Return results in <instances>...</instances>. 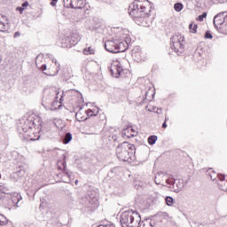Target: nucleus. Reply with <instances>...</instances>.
Returning a JSON list of instances; mask_svg holds the SVG:
<instances>
[{
  "mask_svg": "<svg viewBox=\"0 0 227 227\" xmlns=\"http://www.w3.org/2000/svg\"><path fill=\"white\" fill-rule=\"evenodd\" d=\"M170 40L172 50L175 51L177 56H180L184 51V43H185V38L180 34H176Z\"/></svg>",
  "mask_w": 227,
  "mask_h": 227,
  "instance_id": "39448f33",
  "label": "nucleus"
},
{
  "mask_svg": "<svg viewBox=\"0 0 227 227\" xmlns=\"http://www.w3.org/2000/svg\"><path fill=\"white\" fill-rule=\"evenodd\" d=\"M174 10H176V12H182V10H184V4H182V3L175 4Z\"/></svg>",
  "mask_w": 227,
  "mask_h": 227,
  "instance_id": "7c9ffc66",
  "label": "nucleus"
},
{
  "mask_svg": "<svg viewBox=\"0 0 227 227\" xmlns=\"http://www.w3.org/2000/svg\"><path fill=\"white\" fill-rule=\"evenodd\" d=\"M204 19H207V12H203L201 15H199L197 20H199V22H203Z\"/></svg>",
  "mask_w": 227,
  "mask_h": 227,
  "instance_id": "2f4dec72",
  "label": "nucleus"
},
{
  "mask_svg": "<svg viewBox=\"0 0 227 227\" xmlns=\"http://www.w3.org/2000/svg\"><path fill=\"white\" fill-rule=\"evenodd\" d=\"M50 97L53 98V101L51 102L50 106L51 111H56L61 107V99L63 98V96L61 95V92L56 88L50 89Z\"/></svg>",
  "mask_w": 227,
  "mask_h": 227,
  "instance_id": "423d86ee",
  "label": "nucleus"
},
{
  "mask_svg": "<svg viewBox=\"0 0 227 227\" xmlns=\"http://www.w3.org/2000/svg\"><path fill=\"white\" fill-rule=\"evenodd\" d=\"M85 113L87 114V118H91V116H97V114H98V111L91 109H88Z\"/></svg>",
  "mask_w": 227,
  "mask_h": 227,
  "instance_id": "393cba45",
  "label": "nucleus"
},
{
  "mask_svg": "<svg viewBox=\"0 0 227 227\" xmlns=\"http://www.w3.org/2000/svg\"><path fill=\"white\" fill-rule=\"evenodd\" d=\"M168 120H169V118L166 117V118H165V121H164V122H167V121H168Z\"/></svg>",
  "mask_w": 227,
  "mask_h": 227,
  "instance_id": "49530a36",
  "label": "nucleus"
},
{
  "mask_svg": "<svg viewBox=\"0 0 227 227\" xmlns=\"http://www.w3.org/2000/svg\"><path fill=\"white\" fill-rule=\"evenodd\" d=\"M72 43L70 42V37L67 36L61 39V47L67 49L72 47Z\"/></svg>",
  "mask_w": 227,
  "mask_h": 227,
  "instance_id": "6ab92c4d",
  "label": "nucleus"
},
{
  "mask_svg": "<svg viewBox=\"0 0 227 227\" xmlns=\"http://www.w3.org/2000/svg\"><path fill=\"white\" fill-rule=\"evenodd\" d=\"M189 27H190L192 33H196V31L198 29V25L190 24Z\"/></svg>",
  "mask_w": 227,
  "mask_h": 227,
  "instance_id": "473e14b6",
  "label": "nucleus"
},
{
  "mask_svg": "<svg viewBox=\"0 0 227 227\" xmlns=\"http://www.w3.org/2000/svg\"><path fill=\"white\" fill-rule=\"evenodd\" d=\"M160 198V194L159 192H153L151 194H147L145 196L144 206L145 208H150V207H153L159 199Z\"/></svg>",
  "mask_w": 227,
  "mask_h": 227,
  "instance_id": "6e6552de",
  "label": "nucleus"
},
{
  "mask_svg": "<svg viewBox=\"0 0 227 227\" xmlns=\"http://www.w3.org/2000/svg\"><path fill=\"white\" fill-rule=\"evenodd\" d=\"M6 17L0 14V31H6Z\"/></svg>",
  "mask_w": 227,
  "mask_h": 227,
  "instance_id": "412c9836",
  "label": "nucleus"
},
{
  "mask_svg": "<svg viewBox=\"0 0 227 227\" xmlns=\"http://www.w3.org/2000/svg\"><path fill=\"white\" fill-rule=\"evenodd\" d=\"M0 194H8V192H3V187L0 186Z\"/></svg>",
  "mask_w": 227,
  "mask_h": 227,
  "instance_id": "4c0bfd02",
  "label": "nucleus"
},
{
  "mask_svg": "<svg viewBox=\"0 0 227 227\" xmlns=\"http://www.w3.org/2000/svg\"><path fill=\"white\" fill-rule=\"evenodd\" d=\"M22 129L24 132H28L31 141H36L42 132V121L38 117H29L25 121Z\"/></svg>",
  "mask_w": 227,
  "mask_h": 227,
  "instance_id": "f257e3e1",
  "label": "nucleus"
},
{
  "mask_svg": "<svg viewBox=\"0 0 227 227\" xmlns=\"http://www.w3.org/2000/svg\"><path fill=\"white\" fill-rule=\"evenodd\" d=\"M150 113H157V107L152 106V110H150Z\"/></svg>",
  "mask_w": 227,
  "mask_h": 227,
  "instance_id": "c9c22d12",
  "label": "nucleus"
},
{
  "mask_svg": "<svg viewBox=\"0 0 227 227\" xmlns=\"http://www.w3.org/2000/svg\"><path fill=\"white\" fill-rule=\"evenodd\" d=\"M0 178H1V175H0Z\"/></svg>",
  "mask_w": 227,
  "mask_h": 227,
  "instance_id": "3c124183",
  "label": "nucleus"
},
{
  "mask_svg": "<svg viewBox=\"0 0 227 227\" xmlns=\"http://www.w3.org/2000/svg\"><path fill=\"white\" fill-rule=\"evenodd\" d=\"M132 58H133L134 61H136L137 63H141L143 61V57L141 55V51H136V50H133Z\"/></svg>",
  "mask_w": 227,
  "mask_h": 227,
  "instance_id": "a211bd4d",
  "label": "nucleus"
},
{
  "mask_svg": "<svg viewBox=\"0 0 227 227\" xmlns=\"http://www.w3.org/2000/svg\"><path fill=\"white\" fill-rule=\"evenodd\" d=\"M155 97V90L149 88L148 91L145 92V99L152 100Z\"/></svg>",
  "mask_w": 227,
  "mask_h": 227,
  "instance_id": "5701e85b",
  "label": "nucleus"
},
{
  "mask_svg": "<svg viewBox=\"0 0 227 227\" xmlns=\"http://www.w3.org/2000/svg\"><path fill=\"white\" fill-rule=\"evenodd\" d=\"M110 72L113 77H120L121 72H123V67H121V63L118 60H113L110 65Z\"/></svg>",
  "mask_w": 227,
  "mask_h": 227,
  "instance_id": "9d476101",
  "label": "nucleus"
},
{
  "mask_svg": "<svg viewBox=\"0 0 227 227\" xmlns=\"http://www.w3.org/2000/svg\"><path fill=\"white\" fill-rule=\"evenodd\" d=\"M29 6V2L26 1L24 2L21 6H19L16 8V12H19L20 15L24 13L25 10H27V7Z\"/></svg>",
  "mask_w": 227,
  "mask_h": 227,
  "instance_id": "aec40b11",
  "label": "nucleus"
},
{
  "mask_svg": "<svg viewBox=\"0 0 227 227\" xmlns=\"http://www.w3.org/2000/svg\"><path fill=\"white\" fill-rule=\"evenodd\" d=\"M70 102L73 106H75L76 107L79 106V104H82V94L79 91H72L70 94Z\"/></svg>",
  "mask_w": 227,
  "mask_h": 227,
  "instance_id": "ddd939ff",
  "label": "nucleus"
},
{
  "mask_svg": "<svg viewBox=\"0 0 227 227\" xmlns=\"http://www.w3.org/2000/svg\"><path fill=\"white\" fill-rule=\"evenodd\" d=\"M144 227H146V223H144Z\"/></svg>",
  "mask_w": 227,
  "mask_h": 227,
  "instance_id": "09e8293b",
  "label": "nucleus"
},
{
  "mask_svg": "<svg viewBox=\"0 0 227 227\" xmlns=\"http://www.w3.org/2000/svg\"><path fill=\"white\" fill-rule=\"evenodd\" d=\"M146 1H147V7L144 6L143 13L146 17H150V13H152V3L148 2V0Z\"/></svg>",
  "mask_w": 227,
  "mask_h": 227,
  "instance_id": "4be33fe9",
  "label": "nucleus"
},
{
  "mask_svg": "<svg viewBox=\"0 0 227 227\" xmlns=\"http://www.w3.org/2000/svg\"><path fill=\"white\" fill-rule=\"evenodd\" d=\"M156 114H162V108H157V109H156Z\"/></svg>",
  "mask_w": 227,
  "mask_h": 227,
  "instance_id": "e433bc0d",
  "label": "nucleus"
},
{
  "mask_svg": "<svg viewBox=\"0 0 227 227\" xmlns=\"http://www.w3.org/2000/svg\"><path fill=\"white\" fill-rule=\"evenodd\" d=\"M145 109H147L149 112L152 111V106H145Z\"/></svg>",
  "mask_w": 227,
  "mask_h": 227,
  "instance_id": "a19ab883",
  "label": "nucleus"
},
{
  "mask_svg": "<svg viewBox=\"0 0 227 227\" xmlns=\"http://www.w3.org/2000/svg\"><path fill=\"white\" fill-rule=\"evenodd\" d=\"M75 184H77V181H75Z\"/></svg>",
  "mask_w": 227,
  "mask_h": 227,
  "instance_id": "8fccbe9b",
  "label": "nucleus"
},
{
  "mask_svg": "<svg viewBox=\"0 0 227 227\" xmlns=\"http://www.w3.org/2000/svg\"><path fill=\"white\" fill-rule=\"evenodd\" d=\"M70 6L75 10H82V8H86V10H88V6L90 5H88L86 0H71Z\"/></svg>",
  "mask_w": 227,
  "mask_h": 227,
  "instance_id": "4468645a",
  "label": "nucleus"
},
{
  "mask_svg": "<svg viewBox=\"0 0 227 227\" xmlns=\"http://www.w3.org/2000/svg\"><path fill=\"white\" fill-rule=\"evenodd\" d=\"M71 42V45H75V43H79V40H81V35L79 33H73L70 35V36H67Z\"/></svg>",
  "mask_w": 227,
  "mask_h": 227,
  "instance_id": "f3484780",
  "label": "nucleus"
},
{
  "mask_svg": "<svg viewBox=\"0 0 227 227\" xmlns=\"http://www.w3.org/2000/svg\"><path fill=\"white\" fill-rule=\"evenodd\" d=\"M121 43L118 45L116 43H114V41H106L105 43V48L108 52L117 54V52H123L124 50L121 48Z\"/></svg>",
  "mask_w": 227,
  "mask_h": 227,
  "instance_id": "9b49d317",
  "label": "nucleus"
},
{
  "mask_svg": "<svg viewBox=\"0 0 227 227\" xmlns=\"http://www.w3.org/2000/svg\"><path fill=\"white\" fill-rule=\"evenodd\" d=\"M157 136L155 135H152L148 137V143L149 145H155V143H157Z\"/></svg>",
  "mask_w": 227,
  "mask_h": 227,
  "instance_id": "c85d7f7f",
  "label": "nucleus"
},
{
  "mask_svg": "<svg viewBox=\"0 0 227 227\" xmlns=\"http://www.w3.org/2000/svg\"><path fill=\"white\" fill-rule=\"evenodd\" d=\"M147 227H153V226L152 225V223L148 222L147 223Z\"/></svg>",
  "mask_w": 227,
  "mask_h": 227,
  "instance_id": "79ce46f5",
  "label": "nucleus"
},
{
  "mask_svg": "<svg viewBox=\"0 0 227 227\" xmlns=\"http://www.w3.org/2000/svg\"><path fill=\"white\" fill-rule=\"evenodd\" d=\"M51 6H56V4L54 2L51 3Z\"/></svg>",
  "mask_w": 227,
  "mask_h": 227,
  "instance_id": "37998d69",
  "label": "nucleus"
},
{
  "mask_svg": "<svg viewBox=\"0 0 227 227\" xmlns=\"http://www.w3.org/2000/svg\"><path fill=\"white\" fill-rule=\"evenodd\" d=\"M82 54H84V56H90L91 54H95V48H93L92 46L84 48L82 51Z\"/></svg>",
  "mask_w": 227,
  "mask_h": 227,
  "instance_id": "b1692460",
  "label": "nucleus"
},
{
  "mask_svg": "<svg viewBox=\"0 0 227 227\" xmlns=\"http://www.w3.org/2000/svg\"><path fill=\"white\" fill-rule=\"evenodd\" d=\"M225 22H227V12H220L216 16H215L213 23L215 27L219 29V27H222Z\"/></svg>",
  "mask_w": 227,
  "mask_h": 227,
  "instance_id": "f8f14e48",
  "label": "nucleus"
},
{
  "mask_svg": "<svg viewBox=\"0 0 227 227\" xmlns=\"http://www.w3.org/2000/svg\"><path fill=\"white\" fill-rule=\"evenodd\" d=\"M220 3H224L226 2L227 0H218Z\"/></svg>",
  "mask_w": 227,
  "mask_h": 227,
  "instance_id": "c03bdc74",
  "label": "nucleus"
},
{
  "mask_svg": "<svg viewBox=\"0 0 227 227\" xmlns=\"http://www.w3.org/2000/svg\"><path fill=\"white\" fill-rule=\"evenodd\" d=\"M166 184L173 192H180V191L184 190V182L180 181V179H167Z\"/></svg>",
  "mask_w": 227,
  "mask_h": 227,
  "instance_id": "1a4fd4ad",
  "label": "nucleus"
},
{
  "mask_svg": "<svg viewBox=\"0 0 227 227\" xmlns=\"http://www.w3.org/2000/svg\"><path fill=\"white\" fill-rule=\"evenodd\" d=\"M208 175L211 180L215 181V180H217V178H219V175H223V174H216L215 171L212 170L211 172H209Z\"/></svg>",
  "mask_w": 227,
  "mask_h": 227,
  "instance_id": "c756f323",
  "label": "nucleus"
},
{
  "mask_svg": "<svg viewBox=\"0 0 227 227\" xmlns=\"http://www.w3.org/2000/svg\"><path fill=\"white\" fill-rule=\"evenodd\" d=\"M155 184H156L157 185H160V182L155 181Z\"/></svg>",
  "mask_w": 227,
  "mask_h": 227,
  "instance_id": "a18cd8bd",
  "label": "nucleus"
},
{
  "mask_svg": "<svg viewBox=\"0 0 227 227\" xmlns=\"http://www.w3.org/2000/svg\"><path fill=\"white\" fill-rule=\"evenodd\" d=\"M129 14L135 20L136 24L141 26L143 24V2L135 0L130 7Z\"/></svg>",
  "mask_w": 227,
  "mask_h": 227,
  "instance_id": "20e7f679",
  "label": "nucleus"
},
{
  "mask_svg": "<svg viewBox=\"0 0 227 227\" xmlns=\"http://www.w3.org/2000/svg\"><path fill=\"white\" fill-rule=\"evenodd\" d=\"M120 223L122 227H141V215L136 211H124L121 215Z\"/></svg>",
  "mask_w": 227,
  "mask_h": 227,
  "instance_id": "7ed1b4c3",
  "label": "nucleus"
},
{
  "mask_svg": "<svg viewBox=\"0 0 227 227\" xmlns=\"http://www.w3.org/2000/svg\"><path fill=\"white\" fill-rule=\"evenodd\" d=\"M8 224V218L6 216L0 215V227L6 226Z\"/></svg>",
  "mask_w": 227,
  "mask_h": 227,
  "instance_id": "a878e982",
  "label": "nucleus"
},
{
  "mask_svg": "<svg viewBox=\"0 0 227 227\" xmlns=\"http://www.w3.org/2000/svg\"><path fill=\"white\" fill-rule=\"evenodd\" d=\"M63 168H59V169H60L61 171H63L64 173H67V163H62Z\"/></svg>",
  "mask_w": 227,
  "mask_h": 227,
  "instance_id": "f704fd0d",
  "label": "nucleus"
},
{
  "mask_svg": "<svg viewBox=\"0 0 227 227\" xmlns=\"http://www.w3.org/2000/svg\"><path fill=\"white\" fill-rule=\"evenodd\" d=\"M72 141V135L70 133H67L64 139H63V144L64 145H68Z\"/></svg>",
  "mask_w": 227,
  "mask_h": 227,
  "instance_id": "bb28decb",
  "label": "nucleus"
},
{
  "mask_svg": "<svg viewBox=\"0 0 227 227\" xmlns=\"http://www.w3.org/2000/svg\"><path fill=\"white\" fill-rule=\"evenodd\" d=\"M205 38L208 39V40H212V38H214V36L212 35V33H210V31H207L205 34Z\"/></svg>",
  "mask_w": 227,
  "mask_h": 227,
  "instance_id": "72a5a7b5",
  "label": "nucleus"
},
{
  "mask_svg": "<svg viewBox=\"0 0 227 227\" xmlns=\"http://www.w3.org/2000/svg\"><path fill=\"white\" fill-rule=\"evenodd\" d=\"M54 3H58V0H52Z\"/></svg>",
  "mask_w": 227,
  "mask_h": 227,
  "instance_id": "de8ad7c7",
  "label": "nucleus"
},
{
  "mask_svg": "<svg viewBox=\"0 0 227 227\" xmlns=\"http://www.w3.org/2000/svg\"><path fill=\"white\" fill-rule=\"evenodd\" d=\"M19 36H20V34L19 32H16L14 34V38H19Z\"/></svg>",
  "mask_w": 227,
  "mask_h": 227,
  "instance_id": "58836bf2",
  "label": "nucleus"
},
{
  "mask_svg": "<svg viewBox=\"0 0 227 227\" xmlns=\"http://www.w3.org/2000/svg\"><path fill=\"white\" fill-rule=\"evenodd\" d=\"M165 201H166V205H168V207H173V203H174L175 200L173 199V197L168 196V197H166Z\"/></svg>",
  "mask_w": 227,
  "mask_h": 227,
  "instance_id": "cd10ccee",
  "label": "nucleus"
},
{
  "mask_svg": "<svg viewBox=\"0 0 227 227\" xmlns=\"http://www.w3.org/2000/svg\"><path fill=\"white\" fill-rule=\"evenodd\" d=\"M41 70H43L46 75L54 76L59 72V64L54 60H51L47 64L43 65Z\"/></svg>",
  "mask_w": 227,
  "mask_h": 227,
  "instance_id": "0eeeda50",
  "label": "nucleus"
},
{
  "mask_svg": "<svg viewBox=\"0 0 227 227\" xmlns=\"http://www.w3.org/2000/svg\"><path fill=\"white\" fill-rule=\"evenodd\" d=\"M121 136L124 139H130V137L137 136V131L129 126L122 130Z\"/></svg>",
  "mask_w": 227,
  "mask_h": 227,
  "instance_id": "2eb2a0df",
  "label": "nucleus"
},
{
  "mask_svg": "<svg viewBox=\"0 0 227 227\" xmlns=\"http://www.w3.org/2000/svg\"><path fill=\"white\" fill-rule=\"evenodd\" d=\"M75 120H77V121H85V120H88L86 110L80 109L75 114Z\"/></svg>",
  "mask_w": 227,
  "mask_h": 227,
  "instance_id": "dca6fc26",
  "label": "nucleus"
},
{
  "mask_svg": "<svg viewBox=\"0 0 227 227\" xmlns=\"http://www.w3.org/2000/svg\"><path fill=\"white\" fill-rule=\"evenodd\" d=\"M168 128V124L166 122L162 123V129H167Z\"/></svg>",
  "mask_w": 227,
  "mask_h": 227,
  "instance_id": "ea45409f",
  "label": "nucleus"
},
{
  "mask_svg": "<svg viewBox=\"0 0 227 227\" xmlns=\"http://www.w3.org/2000/svg\"><path fill=\"white\" fill-rule=\"evenodd\" d=\"M136 153V146L128 142H122L116 148V155L123 162H130Z\"/></svg>",
  "mask_w": 227,
  "mask_h": 227,
  "instance_id": "f03ea898",
  "label": "nucleus"
}]
</instances>
